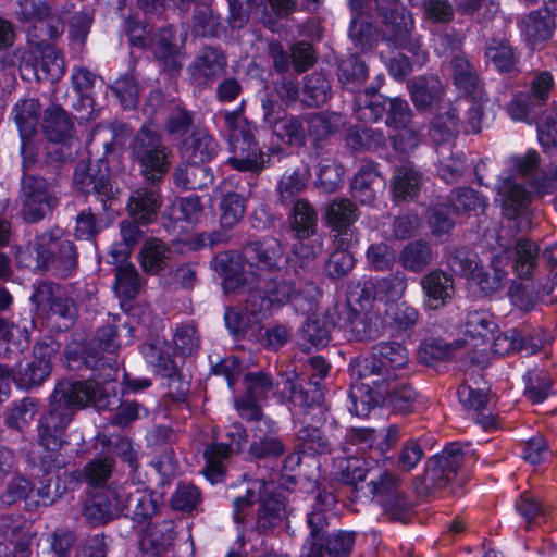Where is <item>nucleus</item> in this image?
<instances>
[{"instance_id": "nucleus-1", "label": "nucleus", "mask_w": 557, "mask_h": 557, "mask_svg": "<svg viewBox=\"0 0 557 557\" xmlns=\"http://www.w3.org/2000/svg\"><path fill=\"white\" fill-rule=\"evenodd\" d=\"M121 404V396L114 385H57L51 395L49 411L38 425V445L45 450L38 458L39 469L49 474L64 467L65 458L59 450L73 408L92 405L98 410H114Z\"/></svg>"}, {"instance_id": "nucleus-2", "label": "nucleus", "mask_w": 557, "mask_h": 557, "mask_svg": "<svg viewBox=\"0 0 557 557\" xmlns=\"http://www.w3.org/2000/svg\"><path fill=\"white\" fill-rule=\"evenodd\" d=\"M78 256L74 242L55 230L37 235L18 247L15 260L18 268L33 273L51 271L61 278H69L76 273Z\"/></svg>"}, {"instance_id": "nucleus-3", "label": "nucleus", "mask_w": 557, "mask_h": 557, "mask_svg": "<svg viewBox=\"0 0 557 557\" xmlns=\"http://www.w3.org/2000/svg\"><path fill=\"white\" fill-rule=\"evenodd\" d=\"M128 149L129 159L144 183L150 187L159 186L172 164V151L162 134L144 123L132 137Z\"/></svg>"}, {"instance_id": "nucleus-4", "label": "nucleus", "mask_w": 557, "mask_h": 557, "mask_svg": "<svg viewBox=\"0 0 557 557\" xmlns=\"http://www.w3.org/2000/svg\"><path fill=\"white\" fill-rule=\"evenodd\" d=\"M243 108L244 103L224 113V125L228 132V144L233 152L227 163L239 172L259 173L264 169L265 160L256 138L258 126L240 117Z\"/></svg>"}, {"instance_id": "nucleus-5", "label": "nucleus", "mask_w": 557, "mask_h": 557, "mask_svg": "<svg viewBox=\"0 0 557 557\" xmlns=\"http://www.w3.org/2000/svg\"><path fill=\"white\" fill-rule=\"evenodd\" d=\"M354 106L357 119L363 122H384L388 128L412 122V110L406 99L387 97L379 92L376 87L364 88Z\"/></svg>"}, {"instance_id": "nucleus-6", "label": "nucleus", "mask_w": 557, "mask_h": 557, "mask_svg": "<svg viewBox=\"0 0 557 557\" xmlns=\"http://www.w3.org/2000/svg\"><path fill=\"white\" fill-rule=\"evenodd\" d=\"M259 503L257 523L261 529L276 525L285 512V500L278 494H273L272 485L261 480H253L247 484L246 494L234 499V519L237 522L246 520L247 510Z\"/></svg>"}, {"instance_id": "nucleus-7", "label": "nucleus", "mask_w": 557, "mask_h": 557, "mask_svg": "<svg viewBox=\"0 0 557 557\" xmlns=\"http://www.w3.org/2000/svg\"><path fill=\"white\" fill-rule=\"evenodd\" d=\"M144 506V495L140 493L131 494L126 488H104L84 502L82 513L92 523H106L111 519L122 515L133 513L136 517H146L141 507Z\"/></svg>"}, {"instance_id": "nucleus-8", "label": "nucleus", "mask_w": 557, "mask_h": 557, "mask_svg": "<svg viewBox=\"0 0 557 557\" xmlns=\"http://www.w3.org/2000/svg\"><path fill=\"white\" fill-rule=\"evenodd\" d=\"M375 11L383 26V36L395 48L412 53L418 60L423 59L421 45L413 39V20L400 4V0H375Z\"/></svg>"}, {"instance_id": "nucleus-9", "label": "nucleus", "mask_w": 557, "mask_h": 557, "mask_svg": "<svg viewBox=\"0 0 557 557\" xmlns=\"http://www.w3.org/2000/svg\"><path fill=\"white\" fill-rule=\"evenodd\" d=\"M301 293L296 289L295 283L283 275L271 278H258L255 287L250 288L247 297V308L257 314L268 318L274 310L287 304L296 306Z\"/></svg>"}, {"instance_id": "nucleus-10", "label": "nucleus", "mask_w": 557, "mask_h": 557, "mask_svg": "<svg viewBox=\"0 0 557 557\" xmlns=\"http://www.w3.org/2000/svg\"><path fill=\"white\" fill-rule=\"evenodd\" d=\"M29 300L48 320L60 321V332L67 331L74 325L77 309L62 285L50 281L40 282L34 286Z\"/></svg>"}, {"instance_id": "nucleus-11", "label": "nucleus", "mask_w": 557, "mask_h": 557, "mask_svg": "<svg viewBox=\"0 0 557 557\" xmlns=\"http://www.w3.org/2000/svg\"><path fill=\"white\" fill-rule=\"evenodd\" d=\"M74 188L85 195H92L107 209L108 202L114 199L113 181L110 162L106 154L97 159L79 160L73 172Z\"/></svg>"}, {"instance_id": "nucleus-12", "label": "nucleus", "mask_w": 557, "mask_h": 557, "mask_svg": "<svg viewBox=\"0 0 557 557\" xmlns=\"http://www.w3.org/2000/svg\"><path fill=\"white\" fill-rule=\"evenodd\" d=\"M327 317L332 326L344 331L350 341H374L385 329L384 319L372 310L334 307L332 311H327Z\"/></svg>"}, {"instance_id": "nucleus-13", "label": "nucleus", "mask_w": 557, "mask_h": 557, "mask_svg": "<svg viewBox=\"0 0 557 557\" xmlns=\"http://www.w3.org/2000/svg\"><path fill=\"white\" fill-rule=\"evenodd\" d=\"M60 348L61 344L53 337H42L35 344L33 348L34 359L27 362L22 377L16 380L14 368L0 363V382L9 383L12 380L13 383H44L52 371L51 360Z\"/></svg>"}, {"instance_id": "nucleus-14", "label": "nucleus", "mask_w": 557, "mask_h": 557, "mask_svg": "<svg viewBox=\"0 0 557 557\" xmlns=\"http://www.w3.org/2000/svg\"><path fill=\"white\" fill-rule=\"evenodd\" d=\"M502 197V214L517 232L530 228L532 222V193L524 185L507 177L498 187Z\"/></svg>"}, {"instance_id": "nucleus-15", "label": "nucleus", "mask_w": 557, "mask_h": 557, "mask_svg": "<svg viewBox=\"0 0 557 557\" xmlns=\"http://www.w3.org/2000/svg\"><path fill=\"white\" fill-rule=\"evenodd\" d=\"M138 348L146 362L153 367V371L161 379H168L170 383L175 381L184 383L181 369L175 360V349L166 339L160 336H150Z\"/></svg>"}, {"instance_id": "nucleus-16", "label": "nucleus", "mask_w": 557, "mask_h": 557, "mask_svg": "<svg viewBox=\"0 0 557 557\" xmlns=\"http://www.w3.org/2000/svg\"><path fill=\"white\" fill-rule=\"evenodd\" d=\"M467 456L458 443L447 445L441 454L429 461L426 481L434 488H444L457 476L458 470L466 462Z\"/></svg>"}, {"instance_id": "nucleus-17", "label": "nucleus", "mask_w": 557, "mask_h": 557, "mask_svg": "<svg viewBox=\"0 0 557 557\" xmlns=\"http://www.w3.org/2000/svg\"><path fill=\"white\" fill-rule=\"evenodd\" d=\"M283 257V248L278 239L274 237H264L248 242L242 251L243 260L258 277L260 272H273L280 269V261Z\"/></svg>"}, {"instance_id": "nucleus-18", "label": "nucleus", "mask_w": 557, "mask_h": 557, "mask_svg": "<svg viewBox=\"0 0 557 557\" xmlns=\"http://www.w3.org/2000/svg\"><path fill=\"white\" fill-rule=\"evenodd\" d=\"M22 215L28 223H36L45 218L49 205L48 182L37 175L24 173L21 181Z\"/></svg>"}, {"instance_id": "nucleus-19", "label": "nucleus", "mask_w": 557, "mask_h": 557, "mask_svg": "<svg viewBox=\"0 0 557 557\" xmlns=\"http://www.w3.org/2000/svg\"><path fill=\"white\" fill-rule=\"evenodd\" d=\"M411 101L420 113H434L442 109L445 87L437 75H419L408 83Z\"/></svg>"}, {"instance_id": "nucleus-20", "label": "nucleus", "mask_w": 557, "mask_h": 557, "mask_svg": "<svg viewBox=\"0 0 557 557\" xmlns=\"http://www.w3.org/2000/svg\"><path fill=\"white\" fill-rule=\"evenodd\" d=\"M227 58L220 47L205 46L188 65L193 82L207 86L225 73Z\"/></svg>"}, {"instance_id": "nucleus-21", "label": "nucleus", "mask_w": 557, "mask_h": 557, "mask_svg": "<svg viewBox=\"0 0 557 557\" xmlns=\"http://www.w3.org/2000/svg\"><path fill=\"white\" fill-rule=\"evenodd\" d=\"M148 49L168 75L174 76L182 71L183 64L178 59L181 47L176 44V34L172 25L154 32Z\"/></svg>"}, {"instance_id": "nucleus-22", "label": "nucleus", "mask_w": 557, "mask_h": 557, "mask_svg": "<svg viewBox=\"0 0 557 557\" xmlns=\"http://www.w3.org/2000/svg\"><path fill=\"white\" fill-rule=\"evenodd\" d=\"M423 304L430 310H438L450 302L455 294L454 277L442 269L426 272L420 280Z\"/></svg>"}, {"instance_id": "nucleus-23", "label": "nucleus", "mask_w": 557, "mask_h": 557, "mask_svg": "<svg viewBox=\"0 0 557 557\" xmlns=\"http://www.w3.org/2000/svg\"><path fill=\"white\" fill-rule=\"evenodd\" d=\"M484 57L500 75L513 78L521 72L520 51L506 38L492 37L484 49Z\"/></svg>"}, {"instance_id": "nucleus-24", "label": "nucleus", "mask_w": 557, "mask_h": 557, "mask_svg": "<svg viewBox=\"0 0 557 557\" xmlns=\"http://www.w3.org/2000/svg\"><path fill=\"white\" fill-rule=\"evenodd\" d=\"M36 327L33 314L21 317L13 321L7 332L0 336V356L14 359L16 363L21 362V355L30 345V334Z\"/></svg>"}, {"instance_id": "nucleus-25", "label": "nucleus", "mask_w": 557, "mask_h": 557, "mask_svg": "<svg viewBox=\"0 0 557 557\" xmlns=\"http://www.w3.org/2000/svg\"><path fill=\"white\" fill-rule=\"evenodd\" d=\"M344 141L345 146L355 153L370 151L382 158L389 157L387 137L382 129L351 125L345 132Z\"/></svg>"}, {"instance_id": "nucleus-26", "label": "nucleus", "mask_w": 557, "mask_h": 557, "mask_svg": "<svg viewBox=\"0 0 557 557\" xmlns=\"http://www.w3.org/2000/svg\"><path fill=\"white\" fill-rule=\"evenodd\" d=\"M386 182L379 171V164L371 161L360 166L350 184L351 197L361 205H372L384 191Z\"/></svg>"}, {"instance_id": "nucleus-27", "label": "nucleus", "mask_w": 557, "mask_h": 557, "mask_svg": "<svg viewBox=\"0 0 557 557\" xmlns=\"http://www.w3.org/2000/svg\"><path fill=\"white\" fill-rule=\"evenodd\" d=\"M41 128L49 143L64 145L74 136V117L61 104L52 102L44 110Z\"/></svg>"}, {"instance_id": "nucleus-28", "label": "nucleus", "mask_w": 557, "mask_h": 557, "mask_svg": "<svg viewBox=\"0 0 557 557\" xmlns=\"http://www.w3.org/2000/svg\"><path fill=\"white\" fill-rule=\"evenodd\" d=\"M506 265L510 260V267L519 280L535 278L539 264L540 247L530 238H520L516 242L510 252L504 251Z\"/></svg>"}, {"instance_id": "nucleus-29", "label": "nucleus", "mask_w": 557, "mask_h": 557, "mask_svg": "<svg viewBox=\"0 0 557 557\" xmlns=\"http://www.w3.org/2000/svg\"><path fill=\"white\" fill-rule=\"evenodd\" d=\"M112 263H119L114 271L115 293L124 300H134L140 290V275L136 267L128 261V253L111 249Z\"/></svg>"}, {"instance_id": "nucleus-30", "label": "nucleus", "mask_w": 557, "mask_h": 557, "mask_svg": "<svg viewBox=\"0 0 557 557\" xmlns=\"http://www.w3.org/2000/svg\"><path fill=\"white\" fill-rule=\"evenodd\" d=\"M162 205L160 188L140 187L132 191L127 210L135 223L148 225L153 222Z\"/></svg>"}, {"instance_id": "nucleus-31", "label": "nucleus", "mask_w": 557, "mask_h": 557, "mask_svg": "<svg viewBox=\"0 0 557 557\" xmlns=\"http://www.w3.org/2000/svg\"><path fill=\"white\" fill-rule=\"evenodd\" d=\"M211 269L222 278L224 293H235L246 285V276L240 256L227 250L218 252L210 261Z\"/></svg>"}, {"instance_id": "nucleus-32", "label": "nucleus", "mask_w": 557, "mask_h": 557, "mask_svg": "<svg viewBox=\"0 0 557 557\" xmlns=\"http://www.w3.org/2000/svg\"><path fill=\"white\" fill-rule=\"evenodd\" d=\"M307 139L318 149L323 141L339 133L346 124L345 116L334 111L305 113Z\"/></svg>"}, {"instance_id": "nucleus-33", "label": "nucleus", "mask_w": 557, "mask_h": 557, "mask_svg": "<svg viewBox=\"0 0 557 557\" xmlns=\"http://www.w3.org/2000/svg\"><path fill=\"white\" fill-rule=\"evenodd\" d=\"M373 349L383 369L385 379L382 383L403 380L408 374V351L397 342H380L373 346Z\"/></svg>"}, {"instance_id": "nucleus-34", "label": "nucleus", "mask_w": 557, "mask_h": 557, "mask_svg": "<svg viewBox=\"0 0 557 557\" xmlns=\"http://www.w3.org/2000/svg\"><path fill=\"white\" fill-rule=\"evenodd\" d=\"M172 257L173 251L168 244L160 238L148 237L139 249L138 262L146 275L156 276L166 271Z\"/></svg>"}, {"instance_id": "nucleus-35", "label": "nucleus", "mask_w": 557, "mask_h": 557, "mask_svg": "<svg viewBox=\"0 0 557 557\" xmlns=\"http://www.w3.org/2000/svg\"><path fill=\"white\" fill-rule=\"evenodd\" d=\"M451 79L462 99H474L483 94L476 69L465 54L454 55L450 61Z\"/></svg>"}, {"instance_id": "nucleus-36", "label": "nucleus", "mask_w": 557, "mask_h": 557, "mask_svg": "<svg viewBox=\"0 0 557 557\" xmlns=\"http://www.w3.org/2000/svg\"><path fill=\"white\" fill-rule=\"evenodd\" d=\"M219 145L213 136L201 129L193 131L182 140L180 153L187 162L208 164L218 156Z\"/></svg>"}, {"instance_id": "nucleus-37", "label": "nucleus", "mask_w": 557, "mask_h": 557, "mask_svg": "<svg viewBox=\"0 0 557 557\" xmlns=\"http://www.w3.org/2000/svg\"><path fill=\"white\" fill-rule=\"evenodd\" d=\"M336 75L344 91L361 94L369 77V67L358 52L349 53L337 63Z\"/></svg>"}, {"instance_id": "nucleus-38", "label": "nucleus", "mask_w": 557, "mask_h": 557, "mask_svg": "<svg viewBox=\"0 0 557 557\" xmlns=\"http://www.w3.org/2000/svg\"><path fill=\"white\" fill-rule=\"evenodd\" d=\"M523 23L525 40L533 47L548 41L556 28L555 15L547 7L531 11Z\"/></svg>"}, {"instance_id": "nucleus-39", "label": "nucleus", "mask_w": 557, "mask_h": 557, "mask_svg": "<svg viewBox=\"0 0 557 557\" xmlns=\"http://www.w3.org/2000/svg\"><path fill=\"white\" fill-rule=\"evenodd\" d=\"M97 76L87 67H75L71 81L73 90L77 95V101L73 108L77 112H84L81 117L89 119L95 110L94 89Z\"/></svg>"}, {"instance_id": "nucleus-40", "label": "nucleus", "mask_w": 557, "mask_h": 557, "mask_svg": "<svg viewBox=\"0 0 557 557\" xmlns=\"http://www.w3.org/2000/svg\"><path fill=\"white\" fill-rule=\"evenodd\" d=\"M213 182V171L206 164L186 161L178 164L173 172V184L176 188L183 190L203 189Z\"/></svg>"}, {"instance_id": "nucleus-41", "label": "nucleus", "mask_w": 557, "mask_h": 557, "mask_svg": "<svg viewBox=\"0 0 557 557\" xmlns=\"http://www.w3.org/2000/svg\"><path fill=\"white\" fill-rule=\"evenodd\" d=\"M301 106L321 108L332 98V84L322 71L306 74L301 79Z\"/></svg>"}, {"instance_id": "nucleus-42", "label": "nucleus", "mask_w": 557, "mask_h": 557, "mask_svg": "<svg viewBox=\"0 0 557 557\" xmlns=\"http://www.w3.org/2000/svg\"><path fill=\"white\" fill-rule=\"evenodd\" d=\"M506 259L504 256H493L490 265H481L471 277L484 296L497 293L507 283Z\"/></svg>"}, {"instance_id": "nucleus-43", "label": "nucleus", "mask_w": 557, "mask_h": 557, "mask_svg": "<svg viewBox=\"0 0 557 557\" xmlns=\"http://www.w3.org/2000/svg\"><path fill=\"white\" fill-rule=\"evenodd\" d=\"M491 339H493L492 351L498 356L527 350L529 347H531V351L534 352L540 350L543 345L541 338H539L537 343H534L533 337L523 335L522 332L516 327L508 329L497 335L494 334Z\"/></svg>"}, {"instance_id": "nucleus-44", "label": "nucleus", "mask_w": 557, "mask_h": 557, "mask_svg": "<svg viewBox=\"0 0 557 557\" xmlns=\"http://www.w3.org/2000/svg\"><path fill=\"white\" fill-rule=\"evenodd\" d=\"M223 319L230 336L234 341L239 342L245 339L249 331H252L265 318L261 317V314H252L245 304L244 310L237 307H226Z\"/></svg>"}, {"instance_id": "nucleus-45", "label": "nucleus", "mask_w": 557, "mask_h": 557, "mask_svg": "<svg viewBox=\"0 0 557 557\" xmlns=\"http://www.w3.org/2000/svg\"><path fill=\"white\" fill-rule=\"evenodd\" d=\"M461 348L459 341L445 342L438 337H426L421 341L418 348V359L421 363L435 368L440 362L454 358L455 351Z\"/></svg>"}, {"instance_id": "nucleus-46", "label": "nucleus", "mask_w": 557, "mask_h": 557, "mask_svg": "<svg viewBox=\"0 0 557 557\" xmlns=\"http://www.w3.org/2000/svg\"><path fill=\"white\" fill-rule=\"evenodd\" d=\"M38 99L28 98L16 101L11 111L20 137L35 136L41 115Z\"/></svg>"}, {"instance_id": "nucleus-47", "label": "nucleus", "mask_w": 557, "mask_h": 557, "mask_svg": "<svg viewBox=\"0 0 557 557\" xmlns=\"http://www.w3.org/2000/svg\"><path fill=\"white\" fill-rule=\"evenodd\" d=\"M461 121L458 109L449 103L444 112L434 111L430 135L437 144H446L460 133Z\"/></svg>"}, {"instance_id": "nucleus-48", "label": "nucleus", "mask_w": 557, "mask_h": 557, "mask_svg": "<svg viewBox=\"0 0 557 557\" xmlns=\"http://www.w3.org/2000/svg\"><path fill=\"white\" fill-rule=\"evenodd\" d=\"M317 212L307 199H298L293 207L290 228L295 237L300 240L310 239L317 235Z\"/></svg>"}, {"instance_id": "nucleus-49", "label": "nucleus", "mask_w": 557, "mask_h": 557, "mask_svg": "<svg viewBox=\"0 0 557 557\" xmlns=\"http://www.w3.org/2000/svg\"><path fill=\"white\" fill-rule=\"evenodd\" d=\"M391 385H350V411L358 417H367L376 406H382L383 389Z\"/></svg>"}, {"instance_id": "nucleus-50", "label": "nucleus", "mask_w": 557, "mask_h": 557, "mask_svg": "<svg viewBox=\"0 0 557 557\" xmlns=\"http://www.w3.org/2000/svg\"><path fill=\"white\" fill-rule=\"evenodd\" d=\"M456 215H479L483 213L487 202L486 198L471 187H458L453 189L447 198Z\"/></svg>"}, {"instance_id": "nucleus-51", "label": "nucleus", "mask_w": 557, "mask_h": 557, "mask_svg": "<svg viewBox=\"0 0 557 557\" xmlns=\"http://www.w3.org/2000/svg\"><path fill=\"white\" fill-rule=\"evenodd\" d=\"M272 134L276 136L280 141L289 147H305L307 144V128L305 114L287 115L272 131Z\"/></svg>"}, {"instance_id": "nucleus-52", "label": "nucleus", "mask_w": 557, "mask_h": 557, "mask_svg": "<svg viewBox=\"0 0 557 557\" xmlns=\"http://www.w3.org/2000/svg\"><path fill=\"white\" fill-rule=\"evenodd\" d=\"M357 206L348 198H335L327 203L324 220L330 227L352 226L359 219Z\"/></svg>"}, {"instance_id": "nucleus-53", "label": "nucleus", "mask_w": 557, "mask_h": 557, "mask_svg": "<svg viewBox=\"0 0 557 557\" xmlns=\"http://www.w3.org/2000/svg\"><path fill=\"white\" fill-rule=\"evenodd\" d=\"M348 35L355 48L359 49L364 54L372 53V51L376 49L381 37L386 40L383 36V32L381 33L376 25L356 18L350 21Z\"/></svg>"}, {"instance_id": "nucleus-54", "label": "nucleus", "mask_w": 557, "mask_h": 557, "mask_svg": "<svg viewBox=\"0 0 557 557\" xmlns=\"http://www.w3.org/2000/svg\"><path fill=\"white\" fill-rule=\"evenodd\" d=\"M327 323L332 325L327 313L323 318L318 315L308 317L300 332L301 345L305 346V349H309L310 347L320 349L327 346L331 339Z\"/></svg>"}, {"instance_id": "nucleus-55", "label": "nucleus", "mask_w": 557, "mask_h": 557, "mask_svg": "<svg viewBox=\"0 0 557 557\" xmlns=\"http://www.w3.org/2000/svg\"><path fill=\"white\" fill-rule=\"evenodd\" d=\"M420 188L421 175L417 171L407 168L398 171L391 185L393 198L397 202L414 200L420 194Z\"/></svg>"}, {"instance_id": "nucleus-56", "label": "nucleus", "mask_w": 557, "mask_h": 557, "mask_svg": "<svg viewBox=\"0 0 557 557\" xmlns=\"http://www.w3.org/2000/svg\"><path fill=\"white\" fill-rule=\"evenodd\" d=\"M203 211V206L200 197L196 194L187 197H178L166 208V215L170 221L174 223H186L194 225L198 222L200 214Z\"/></svg>"}, {"instance_id": "nucleus-57", "label": "nucleus", "mask_w": 557, "mask_h": 557, "mask_svg": "<svg viewBox=\"0 0 557 557\" xmlns=\"http://www.w3.org/2000/svg\"><path fill=\"white\" fill-rule=\"evenodd\" d=\"M109 88L125 111L137 108L139 102V83L133 72H127L114 79Z\"/></svg>"}, {"instance_id": "nucleus-58", "label": "nucleus", "mask_w": 557, "mask_h": 557, "mask_svg": "<svg viewBox=\"0 0 557 557\" xmlns=\"http://www.w3.org/2000/svg\"><path fill=\"white\" fill-rule=\"evenodd\" d=\"M399 261L404 269L420 273L432 261L431 246L422 239L410 242L400 251Z\"/></svg>"}, {"instance_id": "nucleus-59", "label": "nucleus", "mask_w": 557, "mask_h": 557, "mask_svg": "<svg viewBox=\"0 0 557 557\" xmlns=\"http://www.w3.org/2000/svg\"><path fill=\"white\" fill-rule=\"evenodd\" d=\"M416 393L410 385H391L384 387L382 407L396 414H407L412 411Z\"/></svg>"}, {"instance_id": "nucleus-60", "label": "nucleus", "mask_w": 557, "mask_h": 557, "mask_svg": "<svg viewBox=\"0 0 557 557\" xmlns=\"http://www.w3.org/2000/svg\"><path fill=\"white\" fill-rule=\"evenodd\" d=\"M191 33L196 37L218 38L221 35V18L210 5H198L191 16Z\"/></svg>"}, {"instance_id": "nucleus-61", "label": "nucleus", "mask_w": 557, "mask_h": 557, "mask_svg": "<svg viewBox=\"0 0 557 557\" xmlns=\"http://www.w3.org/2000/svg\"><path fill=\"white\" fill-rule=\"evenodd\" d=\"M508 297L518 309L530 312L535 308L539 299V290L535 278L511 280L508 288Z\"/></svg>"}, {"instance_id": "nucleus-62", "label": "nucleus", "mask_w": 557, "mask_h": 557, "mask_svg": "<svg viewBox=\"0 0 557 557\" xmlns=\"http://www.w3.org/2000/svg\"><path fill=\"white\" fill-rule=\"evenodd\" d=\"M497 330V323L487 311L475 310L467 314L465 334L473 339H481V344L491 341Z\"/></svg>"}, {"instance_id": "nucleus-63", "label": "nucleus", "mask_w": 557, "mask_h": 557, "mask_svg": "<svg viewBox=\"0 0 557 557\" xmlns=\"http://www.w3.org/2000/svg\"><path fill=\"white\" fill-rule=\"evenodd\" d=\"M246 198L236 191L226 193L220 202L221 231L233 228L239 223L246 212Z\"/></svg>"}, {"instance_id": "nucleus-64", "label": "nucleus", "mask_w": 557, "mask_h": 557, "mask_svg": "<svg viewBox=\"0 0 557 557\" xmlns=\"http://www.w3.org/2000/svg\"><path fill=\"white\" fill-rule=\"evenodd\" d=\"M456 394L466 410L481 411L488 409L493 403L488 385H458Z\"/></svg>"}]
</instances>
